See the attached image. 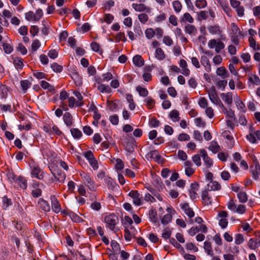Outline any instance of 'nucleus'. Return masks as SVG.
<instances>
[{"label":"nucleus","mask_w":260,"mask_h":260,"mask_svg":"<svg viewBox=\"0 0 260 260\" xmlns=\"http://www.w3.org/2000/svg\"><path fill=\"white\" fill-rule=\"evenodd\" d=\"M155 57L159 60H163L164 59H165V58L166 57V55H165V54L164 51L160 48H157L156 49L155 53Z\"/></svg>","instance_id":"nucleus-34"},{"label":"nucleus","mask_w":260,"mask_h":260,"mask_svg":"<svg viewBox=\"0 0 260 260\" xmlns=\"http://www.w3.org/2000/svg\"><path fill=\"white\" fill-rule=\"evenodd\" d=\"M198 104L201 108L204 109L208 106V101L205 98L201 97L199 100Z\"/></svg>","instance_id":"nucleus-60"},{"label":"nucleus","mask_w":260,"mask_h":260,"mask_svg":"<svg viewBox=\"0 0 260 260\" xmlns=\"http://www.w3.org/2000/svg\"><path fill=\"white\" fill-rule=\"evenodd\" d=\"M71 133L73 137L75 139H80L82 136L81 131L78 128H73L71 129Z\"/></svg>","instance_id":"nucleus-39"},{"label":"nucleus","mask_w":260,"mask_h":260,"mask_svg":"<svg viewBox=\"0 0 260 260\" xmlns=\"http://www.w3.org/2000/svg\"><path fill=\"white\" fill-rule=\"evenodd\" d=\"M200 155L202 157L204 164L206 166L210 168L213 165V161L212 159L208 156L207 151L204 149H201L199 151Z\"/></svg>","instance_id":"nucleus-6"},{"label":"nucleus","mask_w":260,"mask_h":260,"mask_svg":"<svg viewBox=\"0 0 260 260\" xmlns=\"http://www.w3.org/2000/svg\"><path fill=\"white\" fill-rule=\"evenodd\" d=\"M98 89L101 92H107L110 93L111 92V89L109 85H106L105 84H100L98 86Z\"/></svg>","instance_id":"nucleus-44"},{"label":"nucleus","mask_w":260,"mask_h":260,"mask_svg":"<svg viewBox=\"0 0 260 260\" xmlns=\"http://www.w3.org/2000/svg\"><path fill=\"white\" fill-rule=\"evenodd\" d=\"M201 62L205 67L206 70L209 72L211 70V64L208 57L205 55H203L201 58Z\"/></svg>","instance_id":"nucleus-22"},{"label":"nucleus","mask_w":260,"mask_h":260,"mask_svg":"<svg viewBox=\"0 0 260 260\" xmlns=\"http://www.w3.org/2000/svg\"><path fill=\"white\" fill-rule=\"evenodd\" d=\"M173 8L176 13H179L182 9V5L178 1H174L172 3Z\"/></svg>","instance_id":"nucleus-49"},{"label":"nucleus","mask_w":260,"mask_h":260,"mask_svg":"<svg viewBox=\"0 0 260 260\" xmlns=\"http://www.w3.org/2000/svg\"><path fill=\"white\" fill-rule=\"evenodd\" d=\"M170 242L174 247L179 249L181 253H184L185 251L183 247L178 243L174 238L170 239Z\"/></svg>","instance_id":"nucleus-37"},{"label":"nucleus","mask_w":260,"mask_h":260,"mask_svg":"<svg viewBox=\"0 0 260 260\" xmlns=\"http://www.w3.org/2000/svg\"><path fill=\"white\" fill-rule=\"evenodd\" d=\"M107 107L110 111H114L118 108V105L112 101H107Z\"/></svg>","instance_id":"nucleus-48"},{"label":"nucleus","mask_w":260,"mask_h":260,"mask_svg":"<svg viewBox=\"0 0 260 260\" xmlns=\"http://www.w3.org/2000/svg\"><path fill=\"white\" fill-rule=\"evenodd\" d=\"M104 221L106 224L107 228L112 231H114L116 225L119 221V219L116 215L111 214L105 217Z\"/></svg>","instance_id":"nucleus-2"},{"label":"nucleus","mask_w":260,"mask_h":260,"mask_svg":"<svg viewBox=\"0 0 260 260\" xmlns=\"http://www.w3.org/2000/svg\"><path fill=\"white\" fill-rule=\"evenodd\" d=\"M208 190L207 189L204 190L202 192V199L203 203L205 205H209L212 203V200L211 197L209 196Z\"/></svg>","instance_id":"nucleus-16"},{"label":"nucleus","mask_w":260,"mask_h":260,"mask_svg":"<svg viewBox=\"0 0 260 260\" xmlns=\"http://www.w3.org/2000/svg\"><path fill=\"white\" fill-rule=\"evenodd\" d=\"M13 63L17 69H22L24 66L23 60L20 57H16L13 59Z\"/></svg>","instance_id":"nucleus-30"},{"label":"nucleus","mask_w":260,"mask_h":260,"mask_svg":"<svg viewBox=\"0 0 260 260\" xmlns=\"http://www.w3.org/2000/svg\"><path fill=\"white\" fill-rule=\"evenodd\" d=\"M21 86L23 90L25 92L31 85V83L27 80H22L20 82Z\"/></svg>","instance_id":"nucleus-59"},{"label":"nucleus","mask_w":260,"mask_h":260,"mask_svg":"<svg viewBox=\"0 0 260 260\" xmlns=\"http://www.w3.org/2000/svg\"><path fill=\"white\" fill-rule=\"evenodd\" d=\"M244 241V236L241 234H237L235 236V243L237 245H240Z\"/></svg>","instance_id":"nucleus-51"},{"label":"nucleus","mask_w":260,"mask_h":260,"mask_svg":"<svg viewBox=\"0 0 260 260\" xmlns=\"http://www.w3.org/2000/svg\"><path fill=\"white\" fill-rule=\"evenodd\" d=\"M206 91L208 94L209 99L211 102L216 105H220L221 102L218 98L215 87L211 86L210 88L207 89Z\"/></svg>","instance_id":"nucleus-4"},{"label":"nucleus","mask_w":260,"mask_h":260,"mask_svg":"<svg viewBox=\"0 0 260 260\" xmlns=\"http://www.w3.org/2000/svg\"><path fill=\"white\" fill-rule=\"evenodd\" d=\"M221 189V185L218 183V182L216 181L211 180L210 183L208 184V189H207L208 191L210 190H219Z\"/></svg>","instance_id":"nucleus-23"},{"label":"nucleus","mask_w":260,"mask_h":260,"mask_svg":"<svg viewBox=\"0 0 260 260\" xmlns=\"http://www.w3.org/2000/svg\"><path fill=\"white\" fill-rule=\"evenodd\" d=\"M226 72L227 71L226 69L223 67H221L217 68L216 71V74L218 75L221 76L223 78L226 77V76H225Z\"/></svg>","instance_id":"nucleus-50"},{"label":"nucleus","mask_w":260,"mask_h":260,"mask_svg":"<svg viewBox=\"0 0 260 260\" xmlns=\"http://www.w3.org/2000/svg\"><path fill=\"white\" fill-rule=\"evenodd\" d=\"M255 132L252 124H251L249 126V134L247 135L246 138L252 143H256L257 142L254 136Z\"/></svg>","instance_id":"nucleus-20"},{"label":"nucleus","mask_w":260,"mask_h":260,"mask_svg":"<svg viewBox=\"0 0 260 260\" xmlns=\"http://www.w3.org/2000/svg\"><path fill=\"white\" fill-rule=\"evenodd\" d=\"M128 196L133 199V203L137 206H140L142 204L141 197L137 190H132Z\"/></svg>","instance_id":"nucleus-9"},{"label":"nucleus","mask_w":260,"mask_h":260,"mask_svg":"<svg viewBox=\"0 0 260 260\" xmlns=\"http://www.w3.org/2000/svg\"><path fill=\"white\" fill-rule=\"evenodd\" d=\"M69 216L72 220L74 222H80L82 221L81 218L74 212H70L69 213Z\"/></svg>","instance_id":"nucleus-61"},{"label":"nucleus","mask_w":260,"mask_h":260,"mask_svg":"<svg viewBox=\"0 0 260 260\" xmlns=\"http://www.w3.org/2000/svg\"><path fill=\"white\" fill-rule=\"evenodd\" d=\"M237 197L240 203H244L248 200V196L245 192L240 191L237 194Z\"/></svg>","instance_id":"nucleus-38"},{"label":"nucleus","mask_w":260,"mask_h":260,"mask_svg":"<svg viewBox=\"0 0 260 260\" xmlns=\"http://www.w3.org/2000/svg\"><path fill=\"white\" fill-rule=\"evenodd\" d=\"M179 64L181 68L182 73L185 76H188L190 75V71L187 68V63L185 60L181 59L179 61Z\"/></svg>","instance_id":"nucleus-12"},{"label":"nucleus","mask_w":260,"mask_h":260,"mask_svg":"<svg viewBox=\"0 0 260 260\" xmlns=\"http://www.w3.org/2000/svg\"><path fill=\"white\" fill-rule=\"evenodd\" d=\"M74 95L77 97L78 100V101L76 102V106L77 107H81L83 105V102H82L83 96L78 91H74Z\"/></svg>","instance_id":"nucleus-42"},{"label":"nucleus","mask_w":260,"mask_h":260,"mask_svg":"<svg viewBox=\"0 0 260 260\" xmlns=\"http://www.w3.org/2000/svg\"><path fill=\"white\" fill-rule=\"evenodd\" d=\"M50 199L53 211L55 213L59 212L61 210L60 205L56 198L54 196H51Z\"/></svg>","instance_id":"nucleus-13"},{"label":"nucleus","mask_w":260,"mask_h":260,"mask_svg":"<svg viewBox=\"0 0 260 260\" xmlns=\"http://www.w3.org/2000/svg\"><path fill=\"white\" fill-rule=\"evenodd\" d=\"M192 160L193 163L197 166L200 167L201 166V159L199 154H195L192 157Z\"/></svg>","instance_id":"nucleus-56"},{"label":"nucleus","mask_w":260,"mask_h":260,"mask_svg":"<svg viewBox=\"0 0 260 260\" xmlns=\"http://www.w3.org/2000/svg\"><path fill=\"white\" fill-rule=\"evenodd\" d=\"M133 8L135 9L136 11L137 12H143L146 11L147 13L150 12V9L149 8L147 7L143 4H132Z\"/></svg>","instance_id":"nucleus-18"},{"label":"nucleus","mask_w":260,"mask_h":260,"mask_svg":"<svg viewBox=\"0 0 260 260\" xmlns=\"http://www.w3.org/2000/svg\"><path fill=\"white\" fill-rule=\"evenodd\" d=\"M204 248L206 253L211 256L214 255L213 251L212 250V244L210 242L206 241L204 243Z\"/></svg>","instance_id":"nucleus-24"},{"label":"nucleus","mask_w":260,"mask_h":260,"mask_svg":"<svg viewBox=\"0 0 260 260\" xmlns=\"http://www.w3.org/2000/svg\"><path fill=\"white\" fill-rule=\"evenodd\" d=\"M38 204L40 207L45 212H49L50 210V207L49 204L43 198L39 199Z\"/></svg>","instance_id":"nucleus-25"},{"label":"nucleus","mask_w":260,"mask_h":260,"mask_svg":"<svg viewBox=\"0 0 260 260\" xmlns=\"http://www.w3.org/2000/svg\"><path fill=\"white\" fill-rule=\"evenodd\" d=\"M181 208L184 211V213L188 217L189 219L190 223H193L192 219L194 216V212L192 209L190 207L189 204L187 203H184L180 205Z\"/></svg>","instance_id":"nucleus-5"},{"label":"nucleus","mask_w":260,"mask_h":260,"mask_svg":"<svg viewBox=\"0 0 260 260\" xmlns=\"http://www.w3.org/2000/svg\"><path fill=\"white\" fill-rule=\"evenodd\" d=\"M3 209L6 210L8 207L12 205L11 200L8 199L7 196H4L2 198Z\"/></svg>","instance_id":"nucleus-45"},{"label":"nucleus","mask_w":260,"mask_h":260,"mask_svg":"<svg viewBox=\"0 0 260 260\" xmlns=\"http://www.w3.org/2000/svg\"><path fill=\"white\" fill-rule=\"evenodd\" d=\"M51 68L53 70V71L57 73H60L63 69L62 67L56 62H54L51 64Z\"/></svg>","instance_id":"nucleus-54"},{"label":"nucleus","mask_w":260,"mask_h":260,"mask_svg":"<svg viewBox=\"0 0 260 260\" xmlns=\"http://www.w3.org/2000/svg\"><path fill=\"white\" fill-rule=\"evenodd\" d=\"M9 92V89L8 87L3 85V84H0V95L2 98L5 99L7 95Z\"/></svg>","instance_id":"nucleus-32"},{"label":"nucleus","mask_w":260,"mask_h":260,"mask_svg":"<svg viewBox=\"0 0 260 260\" xmlns=\"http://www.w3.org/2000/svg\"><path fill=\"white\" fill-rule=\"evenodd\" d=\"M3 47L5 52L7 54L11 53L13 50L12 46L8 43H4L3 45Z\"/></svg>","instance_id":"nucleus-64"},{"label":"nucleus","mask_w":260,"mask_h":260,"mask_svg":"<svg viewBox=\"0 0 260 260\" xmlns=\"http://www.w3.org/2000/svg\"><path fill=\"white\" fill-rule=\"evenodd\" d=\"M7 176L11 183L15 182L16 180V176L12 170L8 169L7 170Z\"/></svg>","instance_id":"nucleus-40"},{"label":"nucleus","mask_w":260,"mask_h":260,"mask_svg":"<svg viewBox=\"0 0 260 260\" xmlns=\"http://www.w3.org/2000/svg\"><path fill=\"white\" fill-rule=\"evenodd\" d=\"M246 211V206L243 204H239L238 206L236 207V209L234 212H236L237 213L243 214Z\"/></svg>","instance_id":"nucleus-57"},{"label":"nucleus","mask_w":260,"mask_h":260,"mask_svg":"<svg viewBox=\"0 0 260 260\" xmlns=\"http://www.w3.org/2000/svg\"><path fill=\"white\" fill-rule=\"evenodd\" d=\"M43 131L49 135H56L60 136L63 135L62 132L59 129V127L54 124H46L43 127Z\"/></svg>","instance_id":"nucleus-1"},{"label":"nucleus","mask_w":260,"mask_h":260,"mask_svg":"<svg viewBox=\"0 0 260 260\" xmlns=\"http://www.w3.org/2000/svg\"><path fill=\"white\" fill-rule=\"evenodd\" d=\"M248 86L250 88L253 87L254 85H260V79L255 74H250L248 75Z\"/></svg>","instance_id":"nucleus-10"},{"label":"nucleus","mask_w":260,"mask_h":260,"mask_svg":"<svg viewBox=\"0 0 260 260\" xmlns=\"http://www.w3.org/2000/svg\"><path fill=\"white\" fill-rule=\"evenodd\" d=\"M50 170L53 176L56 178L58 183H63L64 182L66 177L64 173L57 168L51 169Z\"/></svg>","instance_id":"nucleus-8"},{"label":"nucleus","mask_w":260,"mask_h":260,"mask_svg":"<svg viewBox=\"0 0 260 260\" xmlns=\"http://www.w3.org/2000/svg\"><path fill=\"white\" fill-rule=\"evenodd\" d=\"M209 32L212 35H220L222 33V30L218 25H209L207 27Z\"/></svg>","instance_id":"nucleus-21"},{"label":"nucleus","mask_w":260,"mask_h":260,"mask_svg":"<svg viewBox=\"0 0 260 260\" xmlns=\"http://www.w3.org/2000/svg\"><path fill=\"white\" fill-rule=\"evenodd\" d=\"M249 46L254 51L260 50V45L256 43L253 37H249L248 39Z\"/></svg>","instance_id":"nucleus-31"},{"label":"nucleus","mask_w":260,"mask_h":260,"mask_svg":"<svg viewBox=\"0 0 260 260\" xmlns=\"http://www.w3.org/2000/svg\"><path fill=\"white\" fill-rule=\"evenodd\" d=\"M91 49L96 52H102L101 48L99 44L95 42H93L91 43Z\"/></svg>","instance_id":"nucleus-63"},{"label":"nucleus","mask_w":260,"mask_h":260,"mask_svg":"<svg viewBox=\"0 0 260 260\" xmlns=\"http://www.w3.org/2000/svg\"><path fill=\"white\" fill-rule=\"evenodd\" d=\"M184 31L190 36H196L198 33V29L194 25L187 24L184 27Z\"/></svg>","instance_id":"nucleus-15"},{"label":"nucleus","mask_w":260,"mask_h":260,"mask_svg":"<svg viewBox=\"0 0 260 260\" xmlns=\"http://www.w3.org/2000/svg\"><path fill=\"white\" fill-rule=\"evenodd\" d=\"M105 183L109 189L113 190L116 185V183L110 177H106L105 178Z\"/></svg>","instance_id":"nucleus-36"},{"label":"nucleus","mask_w":260,"mask_h":260,"mask_svg":"<svg viewBox=\"0 0 260 260\" xmlns=\"http://www.w3.org/2000/svg\"><path fill=\"white\" fill-rule=\"evenodd\" d=\"M15 182L17 183L20 187L23 189H25L27 188V181L23 177L19 176Z\"/></svg>","instance_id":"nucleus-29"},{"label":"nucleus","mask_w":260,"mask_h":260,"mask_svg":"<svg viewBox=\"0 0 260 260\" xmlns=\"http://www.w3.org/2000/svg\"><path fill=\"white\" fill-rule=\"evenodd\" d=\"M226 205L229 210L234 212H235L237 205L233 199L230 200V201L227 203Z\"/></svg>","instance_id":"nucleus-52"},{"label":"nucleus","mask_w":260,"mask_h":260,"mask_svg":"<svg viewBox=\"0 0 260 260\" xmlns=\"http://www.w3.org/2000/svg\"><path fill=\"white\" fill-rule=\"evenodd\" d=\"M149 217L151 222L156 223L158 218L157 212L155 209H151L149 212Z\"/></svg>","instance_id":"nucleus-33"},{"label":"nucleus","mask_w":260,"mask_h":260,"mask_svg":"<svg viewBox=\"0 0 260 260\" xmlns=\"http://www.w3.org/2000/svg\"><path fill=\"white\" fill-rule=\"evenodd\" d=\"M44 172L40 168L39 166H35L32 168L31 172V175L40 180L43 178Z\"/></svg>","instance_id":"nucleus-11"},{"label":"nucleus","mask_w":260,"mask_h":260,"mask_svg":"<svg viewBox=\"0 0 260 260\" xmlns=\"http://www.w3.org/2000/svg\"><path fill=\"white\" fill-rule=\"evenodd\" d=\"M136 90L139 92V94L140 96L146 97L148 94V91L147 89L140 86L137 87Z\"/></svg>","instance_id":"nucleus-43"},{"label":"nucleus","mask_w":260,"mask_h":260,"mask_svg":"<svg viewBox=\"0 0 260 260\" xmlns=\"http://www.w3.org/2000/svg\"><path fill=\"white\" fill-rule=\"evenodd\" d=\"M172 215L171 214H167L165 215L161 219V222L164 225L170 223L172 220Z\"/></svg>","instance_id":"nucleus-41"},{"label":"nucleus","mask_w":260,"mask_h":260,"mask_svg":"<svg viewBox=\"0 0 260 260\" xmlns=\"http://www.w3.org/2000/svg\"><path fill=\"white\" fill-rule=\"evenodd\" d=\"M170 117L174 121H178L180 119L179 112L176 110H173L170 113Z\"/></svg>","instance_id":"nucleus-47"},{"label":"nucleus","mask_w":260,"mask_h":260,"mask_svg":"<svg viewBox=\"0 0 260 260\" xmlns=\"http://www.w3.org/2000/svg\"><path fill=\"white\" fill-rule=\"evenodd\" d=\"M126 99L127 102L129 103L128 107L129 109L131 110H134L136 107V104L134 102L133 95L131 94H127Z\"/></svg>","instance_id":"nucleus-35"},{"label":"nucleus","mask_w":260,"mask_h":260,"mask_svg":"<svg viewBox=\"0 0 260 260\" xmlns=\"http://www.w3.org/2000/svg\"><path fill=\"white\" fill-rule=\"evenodd\" d=\"M125 149L128 153H132L135 150L134 143L132 142H127L125 145Z\"/></svg>","instance_id":"nucleus-53"},{"label":"nucleus","mask_w":260,"mask_h":260,"mask_svg":"<svg viewBox=\"0 0 260 260\" xmlns=\"http://www.w3.org/2000/svg\"><path fill=\"white\" fill-rule=\"evenodd\" d=\"M134 64L138 67H141L144 64V60L142 56L140 55H136L133 58Z\"/></svg>","instance_id":"nucleus-26"},{"label":"nucleus","mask_w":260,"mask_h":260,"mask_svg":"<svg viewBox=\"0 0 260 260\" xmlns=\"http://www.w3.org/2000/svg\"><path fill=\"white\" fill-rule=\"evenodd\" d=\"M171 235V231H170V229L168 228H167L165 229L162 233V237L164 238L165 239H171L170 237Z\"/></svg>","instance_id":"nucleus-62"},{"label":"nucleus","mask_w":260,"mask_h":260,"mask_svg":"<svg viewBox=\"0 0 260 260\" xmlns=\"http://www.w3.org/2000/svg\"><path fill=\"white\" fill-rule=\"evenodd\" d=\"M41 86L44 89H48V91H51L54 90V88L46 81L43 80L41 81Z\"/></svg>","instance_id":"nucleus-46"},{"label":"nucleus","mask_w":260,"mask_h":260,"mask_svg":"<svg viewBox=\"0 0 260 260\" xmlns=\"http://www.w3.org/2000/svg\"><path fill=\"white\" fill-rule=\"evenodd\" d=\"M208 149L213 153H216L220 150V147L217 142L212 141L210 143V145L209 146Z\"/></svg>","instance_id":"nucleus-28"},{"label":"nucleus","mask_w":260,"mask_h":260,"mask_svg":"<svg viewBox=\"0 0 260 260\" xmlns=\"http://www.w3.org/2000/svg\"><path fill=\"white\" fill-rule=\"evenodd\" d=\"M63 120L64 123L68 127H70L73 123V118L69 112H66L63 115Z\"/></svg>","instance_id":"nucleus-19"},{"label":"nucleus","mask_w":260,"mask_h":260,"mask_svg":"<svg viewBox=\"0 0 260 260\" xmlns=\"http://www.w3.org/2000/svg\"><path fill=\"white\" fill-rule=\"evenodd\" d=\"M144 101L146 103V105L149 109H152L154 107L155 102L152 98L148 97Z\"/></svg>","instance_id":"nucleus-55"},{"label":"nucleus","mask_w":260,"mask_h":260,"mask_svg":"<svg viewBox=\"0 0 260 260\" xmlns=\"http://www.w3.org/2000/svg\"><path fill=\"white\" fill-rule=\"evenodd\" d=\"M145 34L146 37L148 39H150L152 38L155 35L154 30L152 28H147L146 29Z\"/></svg>","instance_id":"nucleus-58"},{"label":"nucleus","mask_w":260,"mask_h":260,"mask_svg":"<svg viewBox=\"0 0 260 260\" xmlns=\"http://www.w3.org/2000/svg\"><path fill=\"white\" fill-rule=\"evenodd\" d=\"M260 245V241L257 239L251 238L249 239L248 246L251 249H255Z\"/></svg>","instance_id":"nucleus-27"},{"label":"nucleus","mask_w":260,"mask_h":260,"mask_svg":"<svg viewBox=\"0 0 260 260\" xmlns=\"http://www.w3.org/2000/svg\"><path fill=\"white\" fill-rule=\"evenodd\" d=\"M220 96L225 103L229 105L232 104L233 94L232 92H228L227 93H222L220 94Z\"/></svg>","instance_id":"nucleus-17"},{"label":"nucleus","mask_w":260,"mask_h":260,"mask_svg":"<svg viewBox=\"0 0 260 260\" xmlns=\"http://www.w3.org/2000/svg\"><path fill=\"white\" fill-rule=\"evenodd\" d=\"M220 6L222 8L225 13L229 16H231L232 10L229 7V4L225 0H218L217 1Z\"/></svg>","instance_id":"nucleus-14"},{"label":"nucleus","mask_w":260,"mask_h":260,"mask_svg":"<svg viewBox=\"0 0 260 260\" xmlns=\"http://www.w3.org/2000/svg\"><path fill=\"white\" fill-rule=\"evenodd\" d=\"M80 175L84 183L89 189L92 191H95L97 186L90 177L85 172L80 174Z\"/></svg>","instance_id":"nucleus-3"},{"label":"nucleus","mask_w":260,"mask_h":260,"mask_svg":"<svg viewBox=\"0 0 260 260\" xmlns=\"http://www.w3.org/2000/svg\"><path fill=\"white\" fill-rule=\"evenodd\" d=\"M199 189V184L197 182L191 183L190 189H189V195L192 200H194L198 198L197 191Z\"/></svg>","instance_id":"nucleus-7"}]
</instances>
